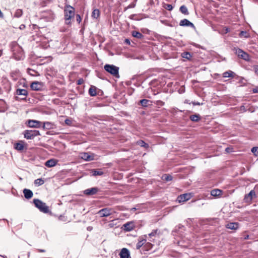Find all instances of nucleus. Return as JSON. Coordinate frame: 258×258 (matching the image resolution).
Returning <instances> with one entry per match:
<instances>
[{
  "instance_id": "nucleus-61",
  "label": "nucleus",
  "mask_w": 258,
  "mask_h": 258,
  "mask_svg": "<svg viewBox=\"0 0 258 258\" xmlns=\"http://www.w3.org/2000/svg\"><path fill=\"white\" fill-rule=\"evenodd\" d=\"M81 84V81L80 80L79 81V82H78V84Z\"/></svg>"
},
{
  "instance_id": "nucleus-59",
  "label": "nucleus",
  "mask_w": 258,
  "mask_h": 258,
  "mask_svg": "<svg viewBox=\"0 0 258 258\" xmlns=\"http://www.w3.org/2000/svg\"><path fill=\"white\" fill-rule=\"evenodd\" d=\"M109 227H113V224H111V223H110V224H109Z\"/></svg>"
},
{
  "instance_id": "nucleus-40",
  "label": "nucleus",
  "mask_w": 258,
  "mask_h": 258,
  "mask_svg": "<svg viewBox=\"0 0 258 258\" xmlns=\"http://www.w3.org/2000/svg\"><path fill=\"white\" fill-rule=\"evenodd\" d=\"M65 123L68 125H72V119L70 118H67L64 120Z\"/></svg>"
},
{
  "instance_id": "nucleus-27",
  "label": "nucleus",
  "mask_w": 258,
  "mask_h": 258,
  "mask_svg": "<svg viewBox=\"0 0 258 258\" xmlns=\"http://www.w3.org/2000/svg\"><path fill=\"white\" fill-rule=\"evenodd\" d=\"M91 173L93 176L102 175L104 173L100 169H93L91 171Z\"/></svg>"
},
{
  "instance_id": "nucleus-2",
  "label": "nucleus",
  "mask_w": 258,
  "mask_h": 258,
  "mask_svg": "<svg viewBox=\"0 0 258 258\" xmlns=\"http://www.w3.org/2000/svg\"><path fill=\"white\" fill-rule=\"evenodd\" d=\"M75 15L74 8L69 5H66L64 7V19L66 24L69 25L71 23V19L74 17Z\"/></svg>"
},
{
  "instance_id": "nucleus-26",
  "label": "nucleus",
  "mask_w": 258,
  "mask_h": 258,
  "mask_svg": "<svg viewBox=\"0 0 258 258\" xmlns=\"http://www.w3.org/2000/svg\"><path fill=\"white\" fill-rule=\"evenodd\" d=\"M132 35L133 37L139 39H142L144 37V35L142 33L136 31L132 32Z\"/></svg>"
},
{
  "instance_id": "nucleus-44",
  "label": "nucleus",
  "mask_w": 258,
  "mask_h": 258,
  "mask_svg": "<svg viewBox=\"0 0 258 258\" xmlns=\"http://www.w3.org/2000/svg\"><path fill=\"white\" fill-rule=\"evenodd\" d=\"M154 103L157 105L163 106L164 105V102L161 100H157L154 102Z\"/></svg>"
},
{
  "instance_id": "nucleus-56",
  "label": "nucleus",
  "mask_w": 258,
  "mask_h": 258,
  "mask_svg": "<svg viewBox=\"0 0 258 258\" xmlns=\"http://www.w3.org/2000/svg\"><path fill=\"white\" fill-rule=\"evenodd\" d=\"M125 42L126 43H127V44H130V40H129L128 39H125Z\"/></svg>"
},
{
  "instance_id": "nucleus-4",
  "label": "nucleus",
  "mask_w": 258,
  "mask_h": 258,
  "mask_svg": "<svg viewBox=\"0 0 258 258\" xmlns=\"http://www.w3.org/2000/svg\"><path fill=\"white\" fill-rule=\"evenodd\" d=\"M104 69L107 72L110 73L114 77L117 78L119 77L118 67L113 64H106L104 67Z\"/></svg>"
},
{
  "instance_id": "nucleus-23",
  "label": "nucleus",
  "mask_w": 258,
  "mask_h": 258,
  "mask_svg": "<svg viewBox=\"0 0 258 258\" xmlns=\"http://www.w3.org/2000/svg\"><path fill=\"white\" fill-rule=\"evenodd\" d=\"M81 158L86 161H90L93 158L87 153H83L81 154Z\"/></svg>"
},
{
  "instance_id": "nucleus-55",
  "label": "nucleus",
  "mask_w": 258,
  "mask_h": 258,
  "mask_svg": "<svg viewBox=\"0 0 258 258\" xmlns=\"http://www.w3.org/2000/svg\"><path fill=\"white\" fill-rule=\"evenodd\" d=\"M45 165L46 167H48V160H47V161H46L45 162Z\"/></svg>"
},
{
  "instance_id": "nucleus-15",
  "label": "nucleus",
  "mask_w": 258,
  "mask_h": 258,
  "mask_svg": "<svg viewBox=\"0 0 258 258\" xmlns=\"http://www.w3.org/2000/svg\"><path fill=\"white\" fill-rule=\"evenodd\" d=\"M239 224L238 222H231L226 225L227 229L236 230L239 228Z\"/></svg>"
},
{
  "instance_id": "nucleus-5",
  "label": "nucleus",
  "mask_w": 258,
  "mask_h": 258,
  "mask_svg": "<svg viewBox=\"0 0 258 258\" xmlns=\"http://www.w3.org/2000/svg\"><path fill=\"white\" fill-rule=\"evenodd\" d=\"M46 124H48V122H41L36 120H28L27 122V125L30 127L38 128L42 125L43 128H45Z\"/></svg>"
},
{
  "instance_id": "nucleus-21",
  "label": "nucleus",
  "mask_w": 258,
  "mask_h": 258,
  "mask_svg": "<svg viewBox=\"0 0 258 258\" xmlns=\"http://www.w3.org/2000/svg\"><path fill=\"white\" fill-rule=\"evenodd\" d=\"M222 191L219 189L212 190L211 195L213 197H218L222 195Z\"/></svg>"
},
{
  "instance_id": "nucleus-42",
  "label": "nucleus",
  "mask_w": 258,
  "mask_h": 258,
  "mask_svg": "<svg viewBox=\"0 0 258 258\" xmlns=\"http://www.w3.org/2000/svg\"><path fill=\"white\" fill-rule=\"evenodd\" d=\"M164 8L168 11H171L173 9V6L170 4H166Z\"/></svg>"
},
{
  "instance_id": "nucleus-33",
  "label": "nucleus",
  "mask_w": 258,
  "mask_h": 258,
  "mask_svg": "<svg viewBox=\"0 0 258 258\" xmlns=\"http://www.w3.org/2000/svg\"><path fill=\"white\" fill-rule=\"evenodd\" d=\"M137 143L138 145L140 146L141 147H143L145 148H148L149 147V145L146 143L143 140H139L137 141Z\"/></svg>"
},
{
  "instance_id": "nucleus-36",
  "label": "nucleus",
  "mask_w": 258,
  "mask_h": 258,
  "mask_svg": "<svg viewBox=\"0 0 258 258\" xmlns=\"http://www.w3.org/2000/svg\"><path fill=\"white\" fill-rule=\"evenodd\" d=\"M149 102H151L150 101H149V100H147V99H142L140 100V104L141 105L143 106V107H147L148 106V103Z\"/></svg>"
},
{
  "instance_id": "nucleus-12",
  "label": "nucleus",
  "mask_w": 258,
  "mask_h": 258,
  "mask_svg": "<svg viewBox=\"0 0 258 258\" xmlns=\"http://www.w3.org/2000/svg\"><path fill=\"white\" fill-rule=\"evenodd\" d=\"M30 87L33 90L39 91L42 89V85L38 82H33L31 83Z\"/></svg>"
},
{
  "instance_id": "nucleus-63",
  "label": "nucleus",
  "mask_w": 258,
  "mask_h": 258,
  "mask_svg": "<svg viewBox=\"0 0 258 258\" xmlns=\"http://www.w3.org/2000/svg\"><path fill=\"white\" fill-rule=\"evenodd\" d=\"M27 255H28V257H29V256H30L29 253H27Z\"/></svg>"
},
{
  "instance_id": "nucleus-54",
  "label": "nucleus",
  "mask_w": 258,
  "mask_h": 258,
  "mask_svg": "<svg viewBox=\"0 0 258 258\" xmlns=\"http://www.w3.org/2000/svg\"><path fill=\"white\" fill-rule=\"evenodd\" d=\"M25 27V25H21L20 26V28L21 29H24V28Z\"/></svg>"
},
{
  "instance_id": "nucleus-7",
  "label": "nucleus",
  "mask_w": 258,
  "mask_h": 258,
  "mask_svg": "<svg viewBox=\"0 0 258 258\" xmlns=\"http://www.w3.org/2000/svg\"><path fill=\"white\" fill-rule=\"evenodd\" d=\"M38 135H39V132L37 130H26L24 132L25 138L28 140L33 139Z\"/></svg>"
},
{
  "instance_id": "nucleus-14",
  "label": "nucleus",
  "mask_w": 258,
  "mask_h": 258,
  "mask_svg": "<svg viewBox=\"0 0 258 258\" xmlns=\"http://www.w3.org/2000/svg\"><path fill=\"white\" fill-rule=\"evenodd\" d=\"M179 25L181 26L190 27L192 28L195 27L194 24L186 19L181 20L179 23Z\"/></svg>"
},
{
  "instance_id": "nucleus-48",
  "label": "nucleus",
  "mask_w": 258,
  "mask_h": 258,
  "mask_svg": "<svg viewBox=\"0 0 258 258\" xmlns=\"http://www.w3.org/2000/svg\"><path fill=\"white\" fill-rule=\"evenodd\" d=\"M192 104L194 105H203V103H200L199 102H194L192 103Z\"/></svg>"
},
{
  "instance_id": "nucleus-39",
  "label": "nucleus",
  "mask_w": 258,
  "mask_h": 258,
  "mask_svg": "<svg viewBox=\"0 0 258 258\" xmlns=\"http://www.w3.org/2000/svg\"><path fill=\"white\" fill-rule=\"evenodd\" d=\"M57 162V160L54 159H49V167L55 166Z\"/></svg>"
},
{
  "instance_id": "nucleus-11",
  "label": "nucleus",
  "mask_w": 258,
  "mask_h": 258,
  "mask_svg": "<svg viewBox=\"0 0 258 258\" xmlns=\"http://www.w3.org/2000/svg\"><path fill=\"white\" fill-rule=\"evenodd\" d=\"M135 228L133 222H128L123 225V229L125 231H131Z\"/></svg>"
},
{
  "instance_id": "nucleus-64",
  "label": "nucleus",
  "mask_w": 258,
  "mask_h": 258,
  "mask_svg": "<svg viewBox=\"0 0 258 258\" xmlns=\"http://www.w3.org/2000/svg\"><path fill=\"white\" fill-rule=\"evenodd\" d=\"M46 134L48 135V132H46Z\"/></svg>"
},
{
  "instance_id": "nucleus-43",
  "label": "nucleus",
  "mask_w": 258,
  "mask_h": 258,
  "mask_svg": "<svg viewBox=\"0 0 258 258\" xmlns=\"http://www.w3.org/2000/svg\"><path fill=\"white\" fill-rule=\"evenodd\" d=\"M257 150H258L257 147H254L252 148L251 151L252 153H253L254 154V155L257 156L258 155V154L257 153Z\"/></svg>"
},
{
  "instance_id": "nucleus-10",
  "label": "nucleus",
  "mask_w": 258,
  "mask_h": 258,
  "mask_svg": "<svg viewBox=\"0 0 258 258\" xmlns=\"http://www.w3.org/2000/svg\"><path fill=\"white\" fill-rule=\"evenodd\" d=\"M98 214L101 217H107L111 214V210L110 209L104 208L99 210Z\"/></svg>"
},
{
  "instance_id": "nucleus-46",
  "label": "nucleus",
  "mask_w": 258,
  "mask_h": 258,
  "mask_svg": "<svg viewBox=\"0 0 258 258\" xmlns=\"http://www.w3.org/2000/svg\"><path fill=\"white\" fill-rule=\"evenodd\" d=\"M232 151V148H230V147H227L226 149H225V152L227 153H229L231 152Z\"/></svg>"
},
{
  "instance_id": "nucleus-41",
  "label": "nucleus",
  "mask_w": 258,
  "mask_h": 258,
  "mask_svg": "<svg viewBox=\"0 0 258 258\" xmlns=\"http://www.w3.org/2000/svg\"><path fill=\"white\" fill-rule=\"evenodd\" d=\"M55 18V15L52 12L49 11V21L53 20Z\"/></svg>"
},
{
  "instance_id": "nucleus-45",
  "label": "nucleus",
  "mask_w": 258,
  "mask_h": 258,
  "mask_svg": "<svg viewBox=\"0 0 258 258\" xmlns=\"http://www.w3.org/2000/svg\"><path fill=\"white\" fill-rule=\"evenodd\" d=\"M82 20L81 17L80 15L77 14L76 15V21L78 23H80Z\"/></svg>"
},
{
  "instance_id": "nucleus-32",
  "label": "nucleus",
  "mask_w": 258,
  "mask_h": 258,
  "mask_svg": "<svg viewBox=\"0 0 258 258\" xmlns=\"http://www.w3.org/2000/svg\"><path fill=\"white\" fill-rule=\"evenodd\" d=\"M189 118L193 121H198L200 119V116L199 114H193L190 115Z\"/></svg>"
},
{
  "instance_id": "nucleus-38",
  "label": "nucleus",
  "mask_w": 258,
  "mask_h": 258,
  "mask_svg": "<svg viewBox=\"0 0 258 258\" xmlns=\"http://www.w3.org/2000/svg\"><path fill=\"white\" fill-rule=\"evenodd\" d=\"M240 37L248 38L249 37V34L245 31H241L239 34Z\"/></svg>"
},
{
  "instance_id": "nucleus-8",
  "label": "nucleus",
  "mask_w": 258,
  "mask_h": 258,
  "mask_svg": "<svg viewBox=\"0 0 258 258\" xmlns=\"http://www.w3.org/2000/svg\"><path fill=\"white\" fill-rule=\"evenodd\" d=\"M235 53L238 56L244 60L248 61L249 60V55L243 50L240 48H234Z\"/></svg>"
},
{
  "instance_id": "nucleus-29",
  "label": "nucleus",
  "mask_w": 258,
  "mask_h": 258,
  "mask_svg": "<svg viewBox=\"0 0 258 258\" xmlns=\"http://www.w3.org/2000/svg\"><path fill=\"white\" fill-rule=\"evenodd\" d=\"M172 176L171 175L167 174H164L162 177V180H165L166 181H171L172 180Z\"/></svg>"
},
{
  "instance_id": "nucleus-24",
  "label": "nucleus",
  "mask_w": 258,
  "mask_h": 258,
  "mask_svg": "<svg viewBox=\"0 0 258 258\" xmlns=\"http://www.w3.org/2000/svg\"><path fill=\"white\" fill-rule=\"evenodd\" d=\"M234 75H235L234 73L232 71H228L225 72L223 74V77L224 78H229V77H234Z\"/></svg>"
},
{
  "instance_id": "nucleus-1",
  "label": "nucleus",
  "mask_w": 258,
  "mask_h": 258,
  "mask_svg": "<svg viewBox=\"0 0 258 258\" xmlns=\"http://www.w3.org/2000/svg\"><path fill=\"white\" fill-rule=\"evenodd\" d=\"M10 45L14 58L17 60L23 59L25 54L22 48L16 42H12Z\"/></svg>"
},
{
  "instance_id": "nucleus-58",
  "label": "nucleus",
  "mask_w": 258,
  "mask_h": 258,
  "mask_svg": "<svg viewBox=\"0 0 258 258\" xmlns=\"http://www.w3.org/2000/svg\"><path fill=\"white\" fill-rule=\"evenodd\" d=\"M2 54H3V49H0V57L2 56Z\"/></svg>"
},
{
  "instance_id": "nucleus-16",
  "label": "nucleus",
  "mask_w": 258,
  "mask_h": 258,
  "mask_svg": "<svg viewBox=\"0 0 258 258\" xmlns=\"http://www.w3.org/2000/svg\"><path fill=\"white\" fill-rule=\"evenodd\" d=\"M255 197V194L253 190H251L248 194L246 195L244 197V200L245 202L249 203L250 202L252 199L253 197Z\"/></svg>"
},
{
  "instance_id": "nucleus-28",
  "label": "nucleus",
  "mask_w": 258,
  "mask_h": 258,
  "mask_svg": "<svg viewBox=\"0 0 258 258\" xmlns=\"http://www.w3.org/2000/svg\"><path fill=\"white\" fill-rule=\"evenodd\" d=\"M180 11L181 13L185 15H188L189 14L188 11L186 7L184 5H182L180 7Z\"/></svg>"
},
{
  "instance_id": "nucleus-57",
  "label": "nucleus",
  "mask_w": 258,
  "mask_h": 258,
  "mask_svg": "<svg viewBox=\"0 0 258 258\" xmlns=\"http://www.w3.org/2000/svg\"><path fill=\"white\" fill-rule=\"evenodd\" d=\"M37 250L38 251H40V252H44V251H45V250H43V249H37Z\"/></svg>"
},
{
  "instance_id": "nucleus-20",
  "label": "nucleus",
  "mask_w": 258,
  "mask_h": 258,
  "mask_svg": "<svg viewBox=\"0 0 258 258\" xmlns=\"http://www.w3.org/2000/svg\"><path fill=\"white\" fill-rule=\"evenodd\" d=\"M97 88L94 86H91L89 89V94L91 96H95L96 95Z\"/></svg>"
},
{
  "instance_id": "nucleus-25",
  "label": "nucleus",
  "mask_w": 258,
  "mask_h": 258,
  "mask_svg": "<svg viewBox=\"0 0 258 258\" xmlns=\"http://www.w3.org/2000/svg\"><path fill=\"white\" fill-rule=\"evenodd\" d=\"M14 148L18 151H22L24 148V146L21 143H17L14 145Z\"/></svg>"
},
{
  "instance_id": "nucleus-50",
  "label": "nucleus",
  "mask_w": 258,
  "mask_h": 258,
  "mask_svg": "<svg viewBox=\"0 0 258 258\" xmlns=\"http://www.w3.org/2000/svg\"><path fill=\"white\" fill-rule=\"evenodd\" d=\"M135 6H136L135 4H134V3L131 4L128 6V8H133L135 7Z\"/></svg>"
},
{
  "instance_id": "nucleus-6",
  "label": "nucleus",
  "mask_w": 258,
  "mask_h": 258,
  "mask_svg": "<svg viewBox=\"0 0 258 258\" xmlns=\"http://www.w3.org/2000/svg\"><path fill=\"white\" fill-rule=\"evenodd\" d=\"M113 255L112 256H117V255L120 256V258H130V252L128 249L123 248L120 252L116 250L113 253Z\"/></svg>"
},
{
  "instance_id": "nucleus-22",
  "label": "nucleus",
  "mask_w": 258,
  "mask_h": 258,
  "mask_svg": "<svg viewBox=\"0 0 258 258\" xmlns=\"http://www.w3.org/2000/svg\"><path fill=\"white\" fill-rule=\"evenodd\" d=\"M16 94L18 95H24L26 96L28 95V92L26 89H18L16 90Z\"/></svg>"
},
{
  "instance_id": "nucleus-17",
  "label": "nucleus",
  "mask_w": 258,
  "mask_h": 258,
  "mask_svg": "<svg viewBox=\"0 0 258 258\" xmlns=\"http://www.w3.org/2000/svg\"><path fill=\"white\" fill-rule=\"evenodd\" d=\"M23 194L24 195V197L27 199H31L33 195V192L32 190L29 189L25 188L23 190Z\"/></svg>"
},
{
  "instance_id": "nucleus-34",
  "label": "nucleus",
  "mask_w": 258,
  "mask_h": 258,
  "mask_svg": "<svg viewBox=\"0 0 258 258\" xmlns=\"http://www.w3.org/2000/svg\"><path fill=\"white\" fill-rule=\"evenodd\" d=\"M181 56L183 58L190 59L191 58V54L188 52H184L181 54Z\"/></svg>"
},
{
  "instance_id": "nucleus-37",
  "label": "nucleus",
  "mask_w": 258,
  "mask_h": 258,
  "mask_svg": "<svg viewBox=\"0 0 258 258\" xmlns=\"http://www.w3.org/2000/svg\"><path fill=\"white\" fill-rule=\"evenodd\" d=\"M27 72L28 74L32 76H35L37 75V72L33 69L30 68L27 69Z\"/></svg>"
},
{
  "instance_id": "nucleus-60",
  "label": "nucleus",
  "mask_w": 258,
  "mask_h": 258,
  "mask_svg": "<svg viewBox=\"0 0 258 258\" xmlns=\"http://www.w3.org/2000/svg\"><path fill=\"white\" fill-rule=\"evenodd\" d=\"M137 247H138V248H139V247H140V246H141V245H140V244H139V243H138V244H137Z\"/></svg>"
},
{
  "instance_id": "nucleus-53",
  "label": "nucleus",
  "mask_w": 258,
  "mask_h": 258,
  "mask_svg": "<svg viewBox=\"0 0 258 258\" xmlns=\"http://www.w3.org/2000/svg\"><path fill=\"white\" fill-rule=\"evenodd\" d=\"M252 91L253 93H258V88L253 89Z\"/></svg>"
},
{
  "instance_id": "nucleus-62",
  "label": "nucleus",
  "mask_w": 258,
  "mask_h": 258,
  "mask_svg": "<svg viewBox=\"0 0 258 258\" xmlns=\"http://www.w3.org/2000/svg\"><path fill=\"white\" fill-rule=\"evenodd\" d=\"M132 210L133 211H135V210H136V208H133Z\"/></svg>"
},
{
  "instance_id": "nucleus-3",
  "label": "nucleus",
  "mask_w": 258,
  "mask_h": 258,
  "mask_svg": "<svg viewBox=\"0 0 258 258\" xmlns=\"http://www.w3.org/2000/svg\"><path fill=\"white\" fill-rule=\"evenodd\" d=\"M33 203L41 212L45 214L48 213V207L46 205V203L38 199H33Z\"/></svg>"
},
{
  "instance_id": "nucleus-19",
  "label": "nucleus",
  "mask_w": 258,
  "mask_h": 258,
  "mask_svg": "<svg viewBox=\"0 0 258 258\" xmlns=\"http://www.w3.org/2000/svg\"><path fill=\"white\" fill-rule=\"evenodd\" d=\"M100 15V13L99 10L97 9H95L93 10L92 13L91 17L93 19L97 20L99 18Z\"/></svg>"
},
{
  "instance_id": "nucleus-30",
  "label": "nucleus",
  "mask_w": 258,
  "mask_h": 258,
  "mask_svg": "<svg viewBox=\"0 0 258 258\" xmlns=\"http://www.w3.org/2000/svg\"><path fill=\"white\" fill-rule=\"evenodd\" d=\"M149 237L152 238L153 237H156L159 236V233L158 229L153 230L150 233L148 234Z\"/></svg>"
},
{
  "instance_id": "nucleus-18",
  "label": "nucleus",
  "mask_w": 258,
  "mask_h": 258,
  "mask_svg": "<svg viewBox=\"0 0 258 258\" xmlns=\"http://www.w3.org/2000/svg\"><path fill=\"white\" fill-rule=\"evenodd\" d=\"M177 244L179 246L183 247H187L190 246V242L188 240L185 241L183 239L178 241Z\"/></svg>"
},
{
  "instance_id": "nucleus-31",
  "label": "nucleus",
  "mask_w": 258,
  "mask_h": 258,
  "mask_svg": "<svg viewBox=\"0 0 258 258\" xmlns=\"http://www.w3.org/2000/svg\"><path fill=\"white\" fill-rule=\"evenodd\" d=\"M34 183L36 186H39L44 183V180L42 178H38L35 180Z\"/></svg>"
},
{
  "instance_id": "nucleus-47",
  "label": "nucleus",
  "mask_w": 258,
  "mask_h": 258,
  "mask_svg": "<svg viewBox=\"0 0 258 258\" xmlns=\"http://www.w3.org/2000/svg\"><path fill=\"white\" fill-rule=\"evenodd\" d=\"M240 110L244 112L246 111V109H245V106L244 105H242L240 106Z\"/></svg>"
},
{
  "instance_id": "nucleus-9",
  "label": "nucleus",
  "mask_w": 258,
  "mask_h": 258,
  "mask_svg": "<svg viewBox=\"0 0 258 258\" xmlns=\"http://www.w3.org/2000/svg\"><path fill=\"white\" fill-rule=\"evenodd\" d=\"M191 198V194H184L177 197V201L179 203L187 201Z\"/></svg>"
},
{
  "instance_id": "nucleus-51",
  "label": "nucleus",
  "mask_w": 258,
  "mask_h": 258,
  "mask_svg": "<svg viewBox=\"0 0 258 258\" xmlns=\"http://www.w3.org/2000/svg\"><path fill=\"white\" fill-rule=\"evenodd\" d=\"M4 17V14L2 13V12L0 10V18H3Z\"/></svg>"
},
{
  "instance_id": "nucleus-13",
  "label": "nucleus",
  "mask_w": 258,
  "mask_h": 258,
  "mask_svg": "<svg viewBox=\"0 0 258 258\" xmlns=\"http://www.w3.org/2000/svg\"><path fill=\"white\" fill-rule=\"evenodd\" d=\"M99 191L97 187L88 188L84 191V194L86 195H94Z\"/></svg>"
},
{
  "instance_id": "nucleus-49",
  "label": "nucleus",
  "mask_w": 258,
  "mask_h": 258,
  "mask_svg": "<svg viewBox=\"0 0 258 258\" xmlns=\"http://www.w3.org/2000/svg\"><path fill=\"white\" fill-rule=\"evenodd\" d=\"M254 69L255 70V73L258 75V66H254Z\"/></svg>"
},
{
  "instance_id": "nucleus-52",
  "label": "nucleus",
  "mask_w": 258,
  "mask_h": 258,
  "mask_svg": "<svg viewBox=\"0 0 258 258\" xmlns=\"http://www.w3.org/2000/svg\"><path fill=\"white\" fill-rule=\"evenodd\" d=\"M248 238H249V235H246L244 236V237H243V239L244 240H246V239H248Z\"/></svg>"
},
{
  "instance_id": "nucleus-35",
  "label": "nucleus",
  "mask_w": 258,
  "mask_h": 258,
  "mask_svg": "<svg viewBox=\"0 0 258 258\" xmlns=\"http://www.w3.org/2000/svg\"><path fill=\"white\" fill-rule=\"evenodd\" d=\"M22 10L21 9H17L14 14V17L16 18H20L22 16Z\"/></svg>"
}]
</instances>
